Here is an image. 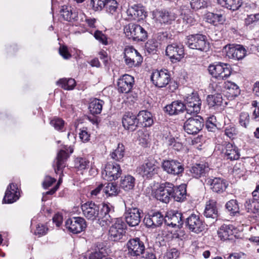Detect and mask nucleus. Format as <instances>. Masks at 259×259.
<instances>
[{
  "instance_id": "31",
  "label": "nucleus",
  "mask_w": 259,
  "mask_h": 259,
  "mask_svg": "<svg viewBox=\"0 0 259 259\" xmlns=\"http://www.w3.org/2000/svg\"><path fill=\"white\" fill-rule=\"evenodd\" d=\"M156 16L157 20L161 23L165 24H170L176 17V15L174 13L166 10L156 11Z\"/></svg>"
},
{
  "instance_id": "3",
  "label": "nucleus",
  "mask_w": 259,
  "mask_h": 259,
  "mask_svg": "<svg viewBox=\"0 0 259 259\" xmlns=\"http://www.w3.org/2000/svg\"><path fill=\"white\" fill-rule=\"evenodd\" d=\"M112 220L109 230V238L113 241H121L125 237L126 225L121 218H115L113 214Z\"/></svg>"
},
{
  "instance_id": "43",
  "label": "nucleus",
  "mask_w": 259,
  "mask_h": 259,
  "mask_svg": "<svg viewBox=\"0 0 259 259\" xmlns=\"http://www.w3.org/2000/svg\"><path fill=\"white\" fill-rule=\"evenodd\" d=\"M124 155V147L122 144H119L117 147L111 154L112 159L118 161L122 162Z\"/></svg>"
},
{
  "instance_id": "10",
  "label": "nucleus",
  "mask_w": 259,
  "mask_h": 259,
  "mask_svg": "<svg viewBox=\"0 0 259 259\" xmlns=\"http://www.w3.org/2000/svg\"><path fill=\"white\" fill-rule=\"evenodd\" d=\"M122 174V170L119 164L112 162H108L105 166L102 172V177L108 181L117 180Z\"/></svg>"
},
{
  "instance_id": "2",
  "label": "nucleus",
  "mask_w": 259,
  "mask_h": 259,
  "mask_svg": "<svg viewBox=\"0 0 259 259\" xmlns=\"http://www.w3.org/2000/svg\"><path fill=\"white\" fill-rule=\"evenodd\" d=\"M125 211L124 213L125 220L130 227H136L139 225L142 218V210L136 206V204L131 203V200L124 201Z\"/></svg>"
},
{
  "instance_id": "16",
  "label": "nucleus",
  "mask_w": 259,
  "mask_h": 259,
  "mask_svg": "<svg viewBox=\"0 0 259 259\" xmlns=\"http://www.w3.org/2000/svg\"><path fill=\"white\" fill-rule=\"evenodd\" d=\"M185 223L189 230L196 233H199L205 229L204 224L199 215L191 214L186 219Z\"/></svg>"
},
{
  "instance_id": "12",
  "label": "nucleus",
  "mask_w": 259,
  "mask_h": 259,
  "mask_svg": "<svg viewBox=\"0 0 259 259\" xmlns=\"http://www.w3.org/2000/svg\"><path fill=\"white\" fill-rule=\"evenodd\" d=\"M153 83L158 88L165 87L170 80V75L167 70H156L151 75Z\"/></svg>"
},
{
  "instance_id": "27",
  "label": "nucleus",
  "mask_w": 259,
  "mask_h": 259,
  "mask_svg": "<svg viewBox=\"0 0 259 259\" xmlns=\"http://www.w3.org/2000/svg\"><path fill=\"white\" fill-rule=\"evenodd\" d=\"M137 117L131 112L126 113L122 118V124L124 127L130 131H135L138 126Z\"/></svg>"
},
{
  "instance_id": "22",
  "label": "nucleus",
  "mask_w": 259,
  "mask_h": 259,
  "mask_svg": "<svg viewBox=\"0 0 259 259\" xmlns=\"http://www.w3.org/2000/svg\"><path fill=\"white\" fill-rule=\"evenodd\" d=\"M206 182L207 185L209 186L210 189L217 193L224 192L228 186L227 182L221 178H208Z\"/></svg>"
},
{
  "instance_id": "34",
  "label": "nucleus",
  "mask_w": 259,
  "mask_h": 259,
  "mask_svg": "<svg viewBox=\"0 0 259 259\" xmlns=\"http://www.w3.org/2000/svg\"><path fill=\"white\" fill-rule=\"evenodd\" d=\"M68 157V153L63 150H61L56 157V167L54 168L56 174L62 173L63 169L66 166L65 162Z\"/></svg>"
},
{
  "instance_id": "47",
  "label": "nucleus",
  "mask_w": 259,
  "mask_h": 259,
  "mask_svg": "<svg viewBox=\"0 0 259 259\" xmlns=\"http://www.w3.org/2000/svg\"><path fill=\"white\" fill-rule=\"evenodd\" d=\"M257 201L258 200L254 199L253 197L252 199H249L246 201L244 206L248 212L256 213L258 212V206H256Z\"/></svg>"
},
{
  "instance_id": "26",
  "label": "nucleus",
  "mask_w": 259,
  "mask_h": 259,
  "mask_svg": "<svg viewBox=\"0 0 259 259\" xmlns=\"http://www.w3.org/2000/svg\"><path fill=\"white\" fill-rule=\"evenodd\" d=\"M104 8L107 13L111 16L112 19L116 20L121 18L118 4L115 0H108Z\"/></svg>"
},
{
  "instance_id": "41",
  "label": "nucleus",
  "mask_w": 259,
  "mask_h": 259,
  "mask_svg": "<svg viewBox=\"0 0 259 259\" xmlns=\"http://www.w3.org/2000/svg\"><path fill=\"white\" fill-rule=\"evenodd\" d=\"M206 100L209 107L214 109L221 106L223 103L222 96L220 94L208 95Z\"/></svg>"
},
{
  "instance_id": "9",
  "label": "nucleus",
  "mask_w": 259,
  "mask_h": 259,
  "mask_svg": "<svg viewBox=\"0 0 259 259\" xmlns=\"http://www.w3.org/2000/svg\"><path fill=\"white\" fill-rule=\"evenodd\" d=\"M124 59L125 64L129 67L138 66L143 62L142 56L133 47L125 48Z\"/></svg>"
},
{
  "instance_id": "7",
  "label": "nucleus",
  "mask_w": 259,
  "mask_h": 259,
  "mask_svg": "<svg viewBox=\"0 0 259 259\" xmlns=\"http://www.w3.org/2000/svg\"><path fill=\"white\" fill-rule=\"evenodd\" d=\"M189 115H185L187 120L184 122V129L189 135H196L202 129L204 120L200 116L189 117Z\"/></svg>"
},
{
  "instance_id": "38",
  "label": "nucleus",
  "mask_w": 259,
  "mask_h": 259,
  "mask_svg": "<svg viewBox=\"0 0 259 259\" xmlns=\"http://www.w3.org/2000/svg\"><path fill=\"white\" fill-rule=\"evenodd\" d=\"M218 4L232 11L238 10L242 5V0H217Z\"/></svg>"
},
{
  "instance_id": "37",
  "label": "nucleus",
  "mask_w": 259,
  "mask_h": 259,
  "mask_svg": "<svg viewBox=\"0 0 259 259\" xmlns=\"http://www.w3.org/2000/svg\"><path fill=\"white\" fill-rule=\"evenodd\" d=\"M60 13L65 20L68 21H77L78 13L75 11H72L71 7L64 5L62 7Z\"/></svg>"
},
{
  "instance_id": "50",
  "label": "nucleus",
  "mask_w": 259,
  "mask_h": 259,
  "mask_svg": "<svg viewBox=\"0 0 259 259\" xmlns=\"http://www.w3.org/2000/svg\"><path fill=\"white\" fill-rule=\"evenodd\" d=\"M89 164V161L84 158L77 157L74 161V167L78 170L85 169Z\"/></svg>"
},
{
  "instance_id": "19",
  "label": "nucleus",
  "mask_w": 259,
  "mask_h": 259,
  "mask_svg": "<svg viewBox=\"0 0 259 259\" xmlns=\"http://www.w3.org/2000/svg\"><path fill=\"white\" fill-rule=\"evenodd\" d=\"M164 218L159 211L151 212L145 215L143 222L148 228H155L160 226Z\"/></svg>"
},
{
  "instance_id": "5",
  "label": "nucleus",
  "mask_w": 259,
  "mask_h": 259,
  "mask_svg": "<svg viewBox=\"0 0 259 259\" xmlns=\"http://www.w3.org/2000/svg\"><path fill=\"white\" fill-rule=\"evenodd\" d=\"M186 44L190 49L202 52H207L209 48V44L207 41L206 36L199 33L188 36Z\"/></svg>"
},
{
  "instance_id": "40",
  "label": "nucleus",
  "mask_w": 259,
  "mask_h": 259,
  "mask_svg": "<svg viewBox=\"0 0 259 259\" xmlns=\"http://www.w3.org/2000/svg\"><path fill=\"white\" fill-rule=\"evenodd\" d=\"M135 185V179L132 176L127 175L120 180V186L124 190L128 191L132 190Z\"/></svg>"
},
{
  "instance_id": "32",
  "label": "nucleus",
  "mask_w": 259,
  "mask_h": 259,
  "mask_svg": "<svg viewBox=\"0 0 259 259\" xmlns=\"http://www.w3.org/2000/svg\"><path fill=\"white\" fill-rule=\"evenodd\" d=\"M165 109L170 115H177L185 110V106L182 101L177 100L166 106Z\"/></svg>"
},
{
  "instance_id": "55",
  "label": "nucleus",
  "mask_w": 259,
  "mask_h": 259,
  "mask_svg": "<svg viewBox=\"0 0 259 259\" xmlns=\"http://www.w3.org/2000/svg\"><path fill=\"white\" fill-rule=\"evenodd\" d=\"M160 43L155 39L149 40L146 44V48L149 52L156 51L159 47Z\"/></svg>"
},
{
  "instance_id": "30",
  "label": "nucleus",
  "mask_w": 259,
  "mask_h": 259,
  "mask_svg": "<svg viewBox=\"0 0 259 259\" xmlns=\"http://www.w3.org/2000/svg\"><path fill=\"white\" fill-rule=\"evenodd\" d=\"M223 151L225 157L228 159L235 160L240 157V153L238 148L231 143H226Z\"/></svg>"
},
{
  "instance_id": "57",
  "label": "nucleus",
  "mask_w": 259,
  "mask_h": 259,
  "mask_svg": "<svg viewBox=\"0 0 259 259\" xmlns=\"http://www.w3.org/2000/svg\"><path fill=\"white\" fill-rule=\"evenodd\" d=\"M94 36L96 39L98 40L103 45H106L108 44L106 36L102 33L101 31H96L94 33Z\"/></svg>"
},
{
  "instance_id": "6",
  "label": "nucleus",
  "mask_w": 259,
  "mask_h": 259,
  "mask_svg": "<svg viewBox=\"0 0 259 259\" xmlns=\"http://www.w3.org/2000/svg\"><path fill=\"white\" fill-rule=\"evenodd\" d=\"M185 110L188 115H196L200 110L201 101L196 92L188 94L185 98Z\"/></svg>"
},
{
  "instance_id": "62",
  "label": "nucleus",
  "mask_w": 259,
  "mask_h": 259,
  "mask_svg": "<svg viewBox=\"0 0 259 259\" xmlns=\"http://www.w3.org/2000/svg\"><path fill=\"white\" fill-rule=\"evenodd\" d=\"M79 136L81 140L84 142L88 141L90 139V134H88L86 129L83 128L79 133Z\"/></svg>"
},
{
  "instance_id": "44",
  "label": "nucleus",
  "mask_w": 259,
  "mask_h": 259,
  "mask_svg": "<svg viewBox=\"0 0 259 259\" xmlns=\"http://www.w3.org/2000/svg\"><path fill=\"white\" fill-rule=\"evenodd\" d=\"M225 207L230 214L232 215H235L239 213V206L236 200L232 199L227 202L225 205Z\"/></svg>"
},
{
  "instance_id": "4",
  "label": "nucleus",
  "mask_w": 259,
  "mask_h": 259,
  "mask_svg": "<svg viewBox=\"0 0 259 259\" xmlns=\"http://www.w3.org/2000/svg\"><path fill=\"white\" fill-rule=\"evenodd\" d=\"M124 33L129 39L137 41H144L148 38L147 31L141 26L135 23H129L124 28Z\"/></svg>"
},
{
  "instance_id": "42",
  "label": "nucleus",
  "mask_w": 259,
  "mask_h": 259,
  "mask_svg": "<svg viewBox=\"0 0 259 259\" xmlns=\"http://www.w3.org/2000/svg\"><path fill=\"white\" fill-rule=\"evenodd\" d=\"M224 88L228 91V93L232 97H236L240 94V90L238 86L233 82H225Z\"/></svg>"
},
{
  "instance_id": "17",
  "label": "nucleus",
  "mask_w": 259,
  "mask_h": 259,
  "mask_svg": "<svg viewBox=\"0 0 259 259\" xmlns=\"http://www.w3.org/2000/svg\"><path fill=\"white\" fill-rule=\"evenodd\" d=\"M166 55L172 62L180 61L184 56V47L181 44H172L166 47Z\"/></svg>"
},
{
  "instance_id": "52",
  "label": "nucleus",
  "mask_w": 259,
  "mask_h": 259,
  "mask_svg": "<svg viewBox=\"0 0 259 259\" xmlns=\"http://www.w3.org/2000/svg\"><path fill=\"white\" fill-rule=\"evenodd\" d=\"M50 124L56 130L62 131L64 126V121L60 118L54 117L50 121Z\"/></svg>"
},
{
  "instance_id": "25",
  "label": "nucleus",
  "mask_w": 259,
  "mask_h": 259,
  "mask_svg": "<svg viewBox=\"0 0 259 259\" xmlns=\"http://www.w3.org/2000/svg\"><path fill=\"white\" fill-rule=\"evenodd\" d=\"M126 13L130 19L137 21L143 20L146 16L144 8L137 5L129 7Z\"/></svg>"
},
{
  "instance_id": "15",
  "label": "nucleus",
  "mask_w": 259,
  "mask_h": 259,
  "mask_svg": "<svg viewBox=\"0 0 259 259\" xmlns=\"http://www.w3.org/2000/svg\"><path fill=\"white\" fill-rule=\"evenodd\" d=\"M172 184L164 183L161 184L155 191V197L157 200L164 203H168L171 198Z\"/></svg>"
},
{
  "instance_id": "36",
  "label": "nucleus",
  "mask_w": 259,
  "mask_h": 259,
  "mask_svg": "<svg viewBox=\"0 0 259 259\" xmlns=\"http://www.w3.org/2000/svg\"><path fill=\"white\" fill-rule=\"evenodd\" d=\"M138 123H141L144 126H150L153 123L152 114L147 111H141L137 116Z\"/></svg>"
},
{
  "instance_id": "11",
  "label": "nucleus",
  "mask_w": 259,
  "mask_h": 259,
  "mask_svg": "<svg viewBox=\"0 0 259 259\" xmlns=\"http://www.w3.org/2000/svg\"><path fill=\"white\" fill-rule=\"evenodd\" d=\"M157 166L153 159H147L137 168V172L143 178H152L157 173Z\"/></svg>"
},
{
  "instance_id": "61",
  "label": "nucleus",
  "mask_w": 259,
  "mask_h": 259,
  "mask_svg": "<svg viewBox=\"0 0 259 259\" xmlns=\"http://www.w3.org/2000/svg\"><path fill=\"white\" fill-rule=\"evenodd\" d=\"M56 182V179L50 176H46L42 183V186L44 188L47 189Z\"/></svg>"
},
{
  "instance_id": "49",
  "label": "nucleus",
  "mask_w": 259,
  "mask_h": 259,
  "mask_svg": "<svg viewBox=\"0 0 259 259\" xmlns=\"http://www.w3.org/2000/svg\"><path fill=\"white\" fill-rule=\"evenodd\" d=\"M208 4L207 0H191L190 2L191 8L195 11L206 8Z\"/></svg>"
},
{
  "instance_id": "21",
  "label": "nucleus",
  "mask_w": 259,
  "mask_h": 259,
  "mask_svg": "<svg viewBox=\"0 0 259 259\" xmlns=\"http://www.w3.org/2000/svg\"><path fill=\"white\" fill-rule=\"evenodd\" d=\"M164 222L168 226L181 228L184 224L182 213L177 210H170L164 218Z\"/></svg>"
},
{
  "instance_id": "64",
  "label": "nucleus",
  "mask_w": 259,
  "mask_h": 259,
  "mask_svg": "<svg viewBox=\"0 0 259 259\" xmlns=\"http://www.w3.org/2000/svg\"><path fill=\"white\" fill-rule=\"evenodd\" d=\"M53 221L57 227H59L63 222V217L59 213L56 214L53 218Z\"/></svg>"
},
{
  "instance_id": "60",
  "label": "nucleus",
  "mask_w": 259,
  "mask_h": 259,
  "mask_svg": "<svg viewBox=\"0 0 259 259\" xmlns=\"http://www.w3.org/2000/svg\"><path fill=\"white\" fill-rule=\"evenodd\" d=\"M169 145L172 146L173 149L177 151H180L183 148L182 144L177 142L174 138H171L169 140Z\"/></svg>"
},
{
  "instance_id": "56",
  "label": "nucleus",
  "mask_w": 259,
  "mask_h": 259,
  "mask_svg": "<svg viewBox=\"0 0 259 259\" xmlns=\"http://www.w3.org/2000/svg\"><path fill=\"white\" fill-rule=\"evenodd\" d=\"M225 134L230 138H233L237 134L235 125L231 124L227 126L225 129Z\"/></svg>"
},
{
  "instance_id": "59",
  "label": "nucleus",
  "mask_w": 259,
  "mask_h": 259,
  "mask_svg": "<svg viewBox=\"0 0 259 259\" xmlns=\"http://www.w3.org/2000/svg\"><path fill=\"white\" fill-rule=\"evenodd\" d=\"M60 55L65 59H69L71 55L69 53L67 48L65 46H61L59 50Z\"/></svg>"
},
{
  "instance_id": "23",
  "label": "nucleus",
  "mask_w": 259,
  "mask_h": 259,
  "mask_svg": "<svg viewBox=\"0 0 259 259\" xmlns=\"http://www.w3.org/2000/svg\"><path fill=\"white\" fill-rule=\"evenodd\" d=\"M134 83V78L128 74H125L118 79V91L122 93H128L132 90Z\"/></svg>"
},
{
  "instance_id": "35",
  "label": "nucleus",
  "mask_w": 259,
  "mask_h": 259,
  "mask_svg": "<svg viewBox=\"0 0 259 259\" xmlns=\"http://www.w3.org/2000/svg\"><path fill=\"white\" fill-rule=\"evenodd\" d=\"M234 227L232 225H222L218 231L219 237L224 240L231 239L234 234Z\"/></svg>"
},
{
  "instance_id": "1",
  "label": "nucleus",
  "mask_w": 259,
  "mask_h": 259,
  "mask_svg": "<svg viewBox=\"0 0 259 259\" xmlns=\"http://www.w3.org/2000/svg\"><path fill=\"white\" fill-rule=\"evenodd\" d=\"M83 215L88 220H98L99 224L103 227L110 225L114 212V207L110 204H104L101 208L99 205L92 201L87 202L81 206Z\"/></svg>"
},
{
  "instance_id": "54",
  "label": "nucleus",
  "mask_w": 259,
  "mask_h": 259,
  "mask_svg": "<svg viewBox=\"0 0 259 259\" xmlns=\"http://www.w3.org/2000/svg\"><path fill=\"white\" fill-rule=\"evenodd\" d=\"M216 121L215 117L214 116L209 117L206 121L205 126L208 131L214 132L217 128V125L215 123Z\"/></svg>"
},
{
  "instance_id": "8",
  "label": "nucleus",
  "mask_w": 259,
  "mask_h": 259,
  "mask_svg": "<svg viewBox=\"0 0 259 259\" xmlns=\"http://www.w3.org/2000/svg\"><path fill=\"white\" fill-rule=\"evenodd\" d=\"M209 73L218 79H225L231 74L230 66L228 64L219 63L208 66Z\"/></svg>"
},
{
  "instance_id": "29",
  "label": "nucleus",
  "mask_w": 259,
  "mask_h": 259,
  "mask_svg": "<svg viewBox=\"0 0 259 259\" xmlns=\"http://www.w3.org/2000/svg\"><path fill=\"white\" fill-rule=\"evenodd\" d=\"M210 168L206 163H198L194 165L190 169V172L193 177L199 178L205 176Z\"/></svg>"
},
{
  "instance_id": "13",
  "label": "nucleus",
  "mask_w": 259,
  "mask_h": 259,
  "mask_svg": "<svg viewBox=\"0 0 259 259\" xmlns=\"http://www.w3.org/2000/svg\"><path fill=\"white\" fill-rule=\"evenodd\" d=\"M65 226L70 232L78 234L84 230L87 227V223L83 218L73 217L66 221Z\"/></svg>"
},
{
  "instance_id": "24",
  "label": "nucleus",
  "mask_w": 259,
  "mask_h": 259,
  "mask_svg": "<svg viewBox=\"0 0 259 259\" xmlns=\"http://www.w3.org/2000/svg\"><path fill=\"white\" fill-rule=\"evenodd\" d=\"M19 198V191L17 185L11 183L9 185L6 190L3 203H12L16 201Z\"/></svg>"
},
{
  "instance_id": "51",
  "label": "nucleus",
  "mask_w": 259,
  "mask_h": 259,
  "mask_svg": "<svg viewBox=\"0 0 259 259\" xmlns=\"http://www.w3.org/2000/svg\"><path fill=\"white\" fill-rule=\"evenodd\" d=\"M249 122L250 116L249 113L244 111L241 112L239 116V123L240 125L244 128H247Z\"/></svg>"
},
{
  "instance_id": "28",
  "label": "nucleus",
  "mask_w": 259,
  "mask_h": 259,
  "mask_svg": "<svg viewBox=\"0 0 259 259\" xmlns=\"http://www.w3.org/2000/svg\"><path fill=\"white\" fill-rule=\"evenodd\" d=\"M217 203L214 200H210L206 202L204 211V215L207 218L216 221L219 216Z\"/></svg>"
},
{
  "instance_id": "20",
  "label": "nucleus",
  "mask_w": 259,
  "mask_h": 259,
  "mask_svg": "<svg viewBox=\"0 0 259 259\" xmlns=\"http://www.w3.org/2000/svg\"><path fill=\"white\" fill-rule=\"evenodd\" d=\"M226 52V55L230 59L236 60L242 59L245 56L246 50L245 48L241 45H229L225 47Z\"/></svg>"
},
{
  "instance_id": "18",
  "label": "nucleus",
  "mask_w": 259,
  "mask_h": 259,
  "mask_svg": "<svg viewBox=\"0 0 259 259\" xmlns=\"http://www.w3.org/2000/svg\"><path fill=\"white\" fill-rule=\"evenodd\" d=\"M162 167L168 174L178 176L184 170V165L176 160L163 161Z\"/></svg>"
},
{
  "instance_id": "58",
  "label": "nucleus",
  "mask_w": 259,
  "mask_h": 259,
  "mask_svg": "<svg viewBox=\"0 0 259 259\" xmlns=\"http://www.w3.org/2000/svg\"><path fill=\"white\" fill-rule=\"evenodd\" d=\"M48 228L42 224L37 225L36 230L35 231V234L39 235V236L45 235L47 234Z\"/></svg>"
},
{
  "instance_id": "63",
  "label": "nucleus",
  "mask_w": 259,
  "mask_h": 259,
  "mask_svg": "<svg viewBox=\"0 0 259 259\" xmlns=\"http://www.w3.org/2000/svg\"><path fill=\"white\" fill-rule=\"evenodd\" d=\"M166 255L169 259H176L179 256V252L176 248H172L167 252Z\"/></svg>"
},
{
  "instance_id": "46",
  "label": "nucleus",
  "mask_w": 259,
  "mask_h": 259,
  "mask_svg": "<svg viewBox=\"0 0 259 259\" xmlns=\"http://www.w3.org/2000/svg\"><path fill=\"white\" fill-rule=\"evenodd\" d=\"M207 21L214 25H217V23L223 24L225 21L224 17L222 14L209 13L207 15Z\"/></svg>"
},
{
  "instance_id": "39",
  "label": "nucleus",
  "mask_w": 259,
  "mask_h": 259,
  "mask_svg": "<svg viewBox=\"0 0 259 259\" xmlns=\"http://www.w3.org/2000/svg\"><path fill=\"white\" fill-rule=\"evenodd\" d=\"M104 104V102L102 100L97 98L93 99L90 103L89 107L91 113L93 115L100 114Z\"/></svg>"
},
{
  "instance_id": "33",
  "label": "nucleus",
  "mask_w": 259,
  "mask_h": 259,
  "mask_svg": "<svg viewBox=\"0 0 259 259\" xmlns=\"http://www.w3.org/2000/svg\"><path fill=\"white\" fill-rule=\"evenodd\" d=\"M186 186L185 185H181L179 186H174L172 184L171 198L178 202H182L186 198Z\"/></svg>"
},
{
  "instance_id": "14",
  "label": "nucleus",
  "mask_w": 259,
  "mask_h": 259,
  "mask_svg": "<svg viewBox=\"0 0 259 259\" xmlns=\"http://www.w3.org/2000/svg\"><path fill=\"white\" fill-rule=\"evenodd\" d=\"M127 254L132 256H138L143 254L145 250L144 243L139 238L130 239L126 244Z\"/></svg>"
},
{
  "instance_id": "53",
  "label": "nucleus",
  "mask_w": 259,
  "mask_h": 259,
  "mask_svg": "<svg viewBox=\"0 0 259 259\" xmlns=\"http://www.w3.org/2000/svg\"><path fill=\"white\" fill-rule=\"evenodd\" d=\"M108 0H91L90 4L94 10L101 11L106 6Z\"/></svg>"
},
{
  "instance_id": "48",
  "label": "nucleus",
  "mask_w": 259,
  "mask_h": 259,
  "mask_svg": "<svg viewBox=\"0 0 259 259\" xmlns=\"http://www.w3.org/2000/svg\"><path fill=\"white\" fill-rule=\"evenodd\" d=\"M103 192L107 196H115L119 193V190L113 183H108L106 186H104Z\"/></svg>"
},
{
  "instance_id": "45",
  "label": "nucleus",
  "mask_w": 259,
  "mask_h": 259,
  "mask_svg": "<svg viewBox=\"0 0 259 259\" xmlns=\"http://www.w3.org/2000/svg\"><path fill=\"white\" fill-rule=\"evenodd\" d=\"M57 83L61 86V87L66 90H71L74 89L75 86V80L71 78H62L59 79Z\"/></svg>"
}]
</instances>
